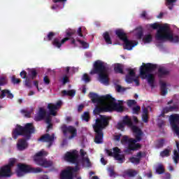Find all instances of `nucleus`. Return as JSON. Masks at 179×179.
<instances>
[{
	"instance_id": "nucleus-30",
	"label": "nucleus",
	"mask_w": 179,
	"mask_h": 179,
	"mask_svg": "<svg viewBox=\"0 0 179 179\" xmlns=\"http://www.w3.org/2000/svg\"><path fill=\"white\" fill-rule=\"evenodd\" d=\"M114 71L116 73L124 75V66L121 64H116L114 66Z\"/></svg>"
},
{
	"instance_id": "nucleus-6",
	"label": "nucleus",
	"mask_w": 179,
	"mask_h": 179,
	"mask_svg": "<svg viewBox=\"0 0 179 179\" xmlns=\"http://www.w3.org/2000/svg\"><path fill=\"white\" fill-rule=\"evenodd\" d=\"M90 97L94 104H106V102L108 100H114V98L110 94L100 96L99 94L94 92L90 93Z\"/></svg>"
},
{
	"instance_id": "nucleus-35",
	"label": "nucleus",
	"mask_w": 179,
	"mask_h": 179,
	"mask_svg": "<svg viewBox=\"0 0 179 179\" xmlns=\"http://www.w3.org/2000/svg\"><path fill=\"white\" fill-rule=\"evenodd\" d=\"M169 92L167 91V84L166 83H161V95L166 96Z\"/></svg>"
},
{
	"instance_id": "nucleus-44",
	"label": "nucleus",
	"mask_w": 179,
	"mask_h": 179,
	"mask_svg": "<svg viewBox=\"0 0 179 179\" xmlns=\"http://www.w3.org/2000/svg\"><path fill=\"white\" fill-rule=\"evenodd\" d=\"M115 160H118L119 163H124V162L125 161V156L122 155H116L115 157H114Z\"/></svg>"
},
{
	"instance_id": "nucleus-2",
	"label": "nucleus",
	"mask_w": 179,
	"mask_h": 179,
	"mask_svg": "<svg viewBox=\"0 0 179 179\" xmlns=\"http://www.w3.org/2000/svg\"><path fill=\"white\" fill-rule=\"evenodd\" d=\"M156 69H157V64L152 63H143V65L140 67L141 78L147 79L151 87H155V75H153L152 72H155Z\"/></svg>"
},
{
	"instance_id": "nucleus-14",
	"label": "nucleus",
	"mask_w": 179,
	"mask_h": 179,
	"mask_svg": "<svg viewBox=\"0 0 179 179\" xmlns=\"http://www.w3.org/2000/svg\"><path fill=\"white\" fill-rule=\"evenodd\" d=\"M131 131L136 134V138H129V142H133L134 143H136V142H141V141H142V130L139 129L138 126H133Z\"/></svg>"
},
{
	"instance_id": "nucleus-55",
	"label": "nucleus",
	"mask_w": 179,
	"mask_h": 179,
	"mask_svg": "<svg viewBox=\"0 0 179 179\" xmlns=\"http://www.w3.org/2000/svg\"><path fill=\"white\" fill-rule=\"evenodd\" d=\"M134 77H132L131 76H126V82H127V83H132L134 82Z\"/></svg>"
},
{
	"instance_id": "nucleus-45",
	"label": "nucleus",
	"mask_w": 179,
	"mask_h": 179,
	"mask_svg": "<svg viewBox=\"0 0 179 179\" xmlns=\"http://www.w3.org/2000/svg\"><path fill=\"white\" fill-rule=\"evenodd\" d=\"M5 85H8V78L2 76L0 78V86H5Z\"/></svg>"
},
{
	"instance_id": "nucleus-61",
	"label": "nucleus",
	"mask_w": 179,
	"mask_h": 179,
	"mask_svg": "<svg viewBox=\"0 0 179 179\" xmlns=\"http://www.w3.org/2000/svg\"><path fill=\"white\" fill-rule=\"evenodd\" d=\"M63 85H66V83H68L69 82V77H68V76L65 75L63 76Z\"/></svg>"
},
{
	"instance_id": "nucleus-17",
	"label": "nucleus",
	"mask_w": 179,
	"mask_h": 179,
	"mask_svg": "<svg viewBox=\"0 0 179 179\" xmlns=\"http://www.w3.org/2000/svg\"><path fill=\"white\" fill-rule=\"evenodd\" d=\"M12 169L4 165L0 168V178H9L12 177Z\"/></svg>"
},
{
	"instance_id": "nucleus-48",
	"label": "nucleus",
	"mask_w": 179,
	"mask_h": 179,
	"mask_svg": "<svg viewBox=\"0 0 179 179\" xmlns=\"http://www.w3.org/2000/svg\"><path fill=\"white\" fill-rule=\"evenodd\" d=\"M11 82L12 83H13V85H19V83L22 82V80H20V78H16L15 76H13L11 77Z\"/></svg>"
},
{
	"instance_id": "nucleus-58",
	"label": "nucleus",
	"mask_w": 179,
	"mask_h": 179,
	"mask_svg": "<svg viewBox=\"0 0 179 179\" xmlns=\"http://www.w3.org/2000/svg\"><path fill=\"white\" fill-rule=\"evenodd\" d=\"M20 76L22 79H27V73L26 72V71H22L20 72Z\"/></svg>"
},
{
	"instance_id": "nucleus-47",
	"label": "nucleus",
	"mask_w": 179,
	"mask_h": 179,
	"mask_svg": "<svg viewBox=\"0 0 179 179\" xmlns=\"http://www.w3.org/2000/svg\"><path fill=\"white\" fill-rule=\"evenodd\" d=\"M129 162H131V163H133V164H139V163H141V159L132 157L129 158Z\"/></svg>"
},
{
	"instance_id": "nucleus-26",
	"label": "nucleus",
	"mask_w": 179,
	"mask_h": 179,
	"mask_svg": "<svg viewBox=\"0 0 179 179\" xmlns=\"http://www.w3.org/2000/svg\"><path fill=\"white\" fill-rule=\"evenodd\" d=\"M115 34L122 41H125V40L128 38L127 34H125V32H124V30L122 29H117L115 31Z\"/></svg>"
},
{
	"instance_id": "nucleus-38",
	"label": "nucleus",
	"mask_w": 179,
	"mask_h": 179,
	"mask_svg": "<svg viewBox=\"0 0 179 179\" xmlns=\"http://www.w3.org/2000/svg\"><path fill=\"white\" fill-rule=\"evenodd\" d=\"M29 75L31 76L30 79H31L32 80H34V79L37 78V70H36V69H30Z\"/></svg>"
},
{
	"instance_id": "nucleus-42",
	"label": "nucleus",
	"mask_w": 179,
	"mask_h": 179,
	"mask_svg": "<svg viewBox=\"0 0 179 179\" xmlns=\"http://www.w3.org/2000/svg\"><path fill=\"white\" fill-rule=\"evenodd\" d=\"M82 120L83 121H85L86 122H89L90 120V115L89 112H84L83 114L82 115Z\"/></svg>"
},
{
	"instance_id": "nucleus-49",
	"label": "nucleus",
	"mask_w": 179,
	"mask_h": 179,
	"mask_svg": "<svg viewBox=\"0 0 179 179\" xmlns=\"http://www.w3.org/2000/svg\"><path fill=\"white\" fill-rule=\"evenodd\" d=\"M66 34L67 37H71V36H75V34H76V30L69 29L66 31Z\"/></svg>"
},
{
	"instance_id": "nucleus-21",
	"label": "nucleus",
	"mask_w": 179,
	"mask_h": 179,
	"mask_svg": "<svg viewBox=\"0 0 179 179\" xmlns=\"http://www.w3.org/2000/svg\"><path fill=\"white\" fill-rule=\"evenodd\" d=\"M69 40V38L68 37H66L62 40L59 38H55L52 41V45H54V47H56L57 48H61V47H62V44H65V43H66V41H68Z\"/></svg>"
},
{
	"instance_id": "nucleus-11",
	"label": "nucleus",
	"mask_w": 179,
	"mask_h": 179,
	"mask_svg": "<svg viewBox=\"0 0 179 179\" xmlns=\"http://www.w3.org/2000/svg\"><path fill=\"white\" fill-rule=\"evenodd\" d=\"M79 154L78 151L73 150L72 152H67L64 155V160L69 163H78L79 162Z\"/></svg>"
},
{
	"instance_id": "nucleus-20",
	"label": "nucleus",
	"mask_w": 179,
	"mask_h": 179,
	"mask_svg": "<svg viewBox=\"0 0 179 179\" xmlns=\"http://www.w3.org/2000/svg\"><path fill=\"white\" fill-rule=\"evenodd\" d=\"M157 75L159 79H163L164 78H167L170 75V70L166 69V67H159L158 69Z\"/></svg>"
},
{
	"instance_id": "nucleus-34",
	"label": "nucleus",
	"mask_w": 179,
	"mask_h": 179,
	"mask_svg": "<svg viewBox=\"0 0 179 179\" xmlns=\"http://www.w3.org/2000/svg\"><path fill=\"white\" fill-rule=\"evenodd\" d=\"M177 2V0H166L165 5L166 6H168V8L170 10H173V8H174V3Z\"/></svg>"
},
{
	"instance_id": "nucleus-28",
	"label": "nucleus",
	"mask_w": 179,
	"mask_h": 179,
	"mask_svg": "<svg viewBox=\"0 0 179 179\" xmlns=\"http://www.w3.org/2000/svg\"><path fill=\"white\" fill-rule=\"evenodd\" d=\"M122 122L124 125H127V127H129L131 128V129L134 128V127H136L134 125V123L132 122V120L129 118V116L126 115L123 117Z\"/></svg>"
},
{
	"instance_id": "nucleus-37",
	"label": "nucleus",
	"mask_w": 179,
	"mask_h": 179,
	"mask_svg": "<svg viewBox=\"0 0 179 179\" xmlns=\"http://www.w3.org/2000/svg\"><path fill=\"white\" fill-rule=\"evenodd\" d=\"M15 164H16V159L10 158L8 160V164H6V166L8 167V169H10V170H12V167H14Z\"/></svg>"
},
{
	"instance_id": "nucleus-22",
	"label": "nucleus",
	"mask_w": 179,
	"mask_h": 179,
	"mask_svg": "<svg viewBox=\"0 0 179 179\" xmlns=\"http://www.w3.org/2000/svg\"><path fill=\"white\" fill-rule=\"evenodd\" d=\"M47 117V110L44 108H39L37 115L35 116L34 120L36 122L43 121Z\"/></svg>"
},
{
	"instance_id": "nucleus-1",
	"label": "nucleus",
	"mask_w": 179,
	"mask_h": 179,
	"mask_svg": "<svg viewBox=\"0 0 179 179\" xmlns=\"http://www.w3.org/2000/svg\"><path fill=\"white\" fill-rule=\"evenodd\" d=\"M108 125H110V119L108 117L101 115L100 118H96L95 124H93V129L95 132V143H103V138L104 137L103 129L107 128Z\"/></svg>"
},
{
	"instance_id": "nucleus-5",
	"label": "nucleus",
	"mask_w": 179,
	"mask_h": 179,
	"mask_svg": "<svg viewBox=\"0 0 179 179\" xmlns=\"http://www.w3.org/2000/svg\"><path fill=\"white\" fill-rule=\"evenodd\" d=\"M147 29H152V30H157V34L155 35V38L160 41L162 38H163V36H164L165 33H167L170 30V28H169V26L164 24L161 25L158 23H153V24H148L146 25Z\"/></svg>"
},
{
	"instance_id": "nucleus-4",
	"label": "nucleus",
	"mask_w": 179,
	"mask_h": 179,
	"mask_svg": "<svg viewBox=\"0 0 179 179\" xmlns=\"http://www.w3.org/2000/svg\"><path fill=\"white\" fill-rule=\"evenodd\" d=\"M90 75H99V82L103 85H108V71L104 66V62L97 60L94 64V69L90 71Z\"/></svg>"
},
{
	"instance_id": "nucleus-18",
	"label": "nucleus",
	"mask_w": 179,
	"mask_h": 179,
	"mask_svg": "<svg viewBox=\"0 0 179 179\" xmlns=\"http://www.w3.org/2000/svg\"><path fill=\"white\" fill-rule=\"evenodd\" d=\"M110 111V107L109 106H104L103 104H98L96 106L94 110V114L95 115H99L101 114V113H107Z\"/></svg>"
},
{
	"instance_id": "nucleus-29",
	"label": "nucleus",
	"mask_w": 179,
	"mask_h": 179,
	"mask_svg": "<svg viewBox=\"0 0 179 179\" xmlns=\"http://www.w3.org/2000/svg\"><path fill=\"white\" fill-rule=\"evenodd\" d=\"M45 122L48 124L46 132L48 133L50 132V129H52V128H54V124H52V118L50 116L46 117Z\"/></svg>"
},
{
	"instance_id": "nucleus-25",
	"label": "nucleus",
	"mask_w": 179,
	"mask_h": 179,
	"mask_svg": "<svg viewBox=\"0 0 179 179\" xmlns=\"http://www.w3.org/2000/svg\"><path fill=\"white\" fill-rule=\"evenodd\" d=\"M6 96L7 99H13V94L10 92L9 90H3L1 91L0 88V99H3Z\"/></svg>"
},
{
	"instance_id": "nucleus-16",
	"label": "nucleus",
	"mask_w": 179,
	"mask_h": 179,
	"mask_svg": "<svg viewBox=\"0 0 179 179\" xmlns=\"http://www.w3.org/2000/svg\"><path fill=\"white\" fill-rule=\"evenodd\" d=\"M164 40H168L170 43L178 44V43H179V36L178 35L173 36L168 31L166 33L164 34L163 38H162L160 41H164Z\"/></svg>"
},
{
	"instance_id": "nucleus-54",
	"label": "nucleus",
	"mask_w": 179,
	"mask_h": 179,
	"mask_svg": "<svg viewBox=\"0 0 179 179\" xmlns=\"http://www.w3.org/2000/svg\"><path fill=\"white\" fill-rule=\"evenodd\" d=\"M128 149L129 150H135V143L129 141L128 145Z\"/></svg>"
},
{
	"instance_id": "nucleus-46",
	"label": "nucleus",
	"mask_w": 179,
	"mask_h": 179,
	"mask_svg": "<svg viewBox=\"0 0 179 179\" xmlns=\"http://www.w3.org/2000/svg\"><path fill=\"white\" fill-rule=\"evenodd\" d=\"M156 173L157 174H163L164 173V167L160 164L156 168Z\"/></svg>"
},
{
	"instance_id": "nucleus-31",
	"label": "nucleus",
	"mask_w": 179,
	"mask_h": 179,
	"mask_svg": "<svg viewBox=\"0 0 179 179\" xmlns=\"http://www.w3.org/2000/svg\"><path fill=\"white\" fill-rule=\"evenodd\" d=\"M124 174L129 177V178H134V177L138 176V171L134 169H129L124 172Z\"/></svg>"
},
{
	"instance_id": "nucleus-32",
	"label": "nucleus",
	"mask_w": 179,
	"mask_h": 179,
	"mask_svg": "<svg viewBox=\"0 0 179 179\" xmlns=\"http://www.w3.org/2000/svg\"><path fill=\"white\" fill-rule=\"evenodd\" d=\"M62 93L63 94V96H70V97L75 96V94H76V91L75 90H62Z\"/></svg>"
},
{
	"instance_id": "nucleus-9",
	"label": "nucleus",
	"mask_w": 179,
	"mask_h": 179,
	"mask_svg": "<svg viewBox=\"0 0 179 179\" xmlns=\"http://www.w3.org/2000/svg\"><path fill=\"white\" fill-rule=\"evenodd\" d=\"M60 131H62L64 136L68 138V134H71L69 136V139H73L75 136H78V130L73 126H67L66 124H62L60 127Z\"/></svg>"
},
{
	"instance_id": "nucleus-3",
	"label": "nucleus",
	"mask_w": 179,
	"mask_h": 179,
	"mask_svg": "<svg viewBox=\"0 0 179 179\" xmlns=\"http://www.w3.org/2000/svg\"><path fill=\"white\" fill-rule=\"evenodd\" d=\"M36 132V128L33 123H27L24 127L17 124L15 129L13 130L12 136L13 139H17L19 136H24L29 140L31 135Z\"/></svg>"
},
{
	"instance_id": "nucleus-7",
	"label": "nucleus",
	"mask_w": 179,
	"mask_h": 179,
	"mask_svg": "<svg viewBox=\"0 0 179 179\" xmlns=\"http://www.w3.org/2000/svg\"><path fill=\"white\" fill-rule=\"evenodd\" d=\"M73 164H76L74 168L69 166L66 169L62 171L60 179H73V173H76L79 170V161L78 163H73Z\"/></svg>"
},
{
	"instance_id": "nucleus-24",
	"label": "nucleus",
	"mask_w": 179,
	"mask_h": 179,
	"mask_svg": "<svg viewBox=\"0 0 179 179\" xmlns=\"http://www.w3.org/2000/svg\"><path fill=\"white\" fill-rule=\"evenodd\" d=\"M28 146L29 144L27 143V141L24 138L19 140L17 144L18 150H24L25 149H27Z\"/></svg>"
},
{
	"instance_id": "nucleus-41",
	"label": "nucleus",
	"mask_w": 179,
	"mask_h": 179,
	"mask_svg": "<svg viewBox=\"0 0 179 179\" xmlns=\"http://www.w3.org/2000/svg\"><path fill=\"white\" fill-rule=\"evenodd\" d=\"M152 40H153L152 34H147L143 38V41L147 43H152Z\"/></svg>"
},
{
	"instance_id": "nucleus-8",
	"label": "nucleus",
	"mask_w": 179,
	"mask_h": 179,
	"mask_svg": "<svg viewBox=\"0 0 179 179\" xmlns=\"http://www.w3.org/2000/svg\"><path fill=\"white\" fill-rule=\"evenodd\" d=\"M47 155H48L47 151L42 150L34 155V160L39 166H43V167H49L50 164H48V161L44 158V157L47 156Z\"/></svg>"
},
{
	"instance_id": "nucleus-59",
	"label": "nucleus",
	"mask_w": 179,
	"mask_h": 179,
	"mask_svg": "<svg viewBox=\"0 0 179 179\" xmlns=\"http://www.w3.org/2000/svg\"><path fill=\"white\" fill-rule=\"evenodd\" d=\"M132 110L134 114H138L139 111H141V106H137L136 107H134Z\"/></svg>"
},
{
	"instance_id": "nucleus-63",
	"label": "nucleus",
	"mask_w": 179,
	"mask_h": 179,
	"mask_svg": "<svg viewBox=\"0 0 179 179\" xmlns=\"http://www.w3.org/2000/svg\"><path fill=\"white\" fill-rule=\"evenodd\" d=\"M43 82L45 85H50V83H51V81L50 80V78L48 77V76H45L43 78Z\"/></svg>"
},
{
	"instance_id": "nucleus-52",
	"label": "nucleus",
	"mask_w": 179,
	"mask_h": 179,
	"mask_svg": "<svg viewBox=\"0 0 179 179\" xmlns=\"http://www.w3.org/2000/svg\"><path fill=\"white\" fill-rule=\"evenodd\" d=\"M120 152H121V150H120V148H118V147L114 148H113V157H115L116 156L120 155Z\"/></svg>"
},
{
	"instance_id": "nucleus-43",
	"label": "nucleus",
	"mask_w": 179,
	"mask_h": 179,
	"mask_svg": "<svg viewBox=\"0 0 179 179\" xmlns=\"http://www.w3.org/2000/svg\"><path fill=\"white\" fill-rule=\"evenodd\" d=\"M161 157H169L170 156V150L165 149L160 152Z\"/></svg>"
},
{
	"instance_id": "nucleus-56",
	"label": "nucleus",
	"mask_w": 179,
	"mask_h": 179,
	"mask_svg": "<svg viewBox=\"0 0 179 179\" xmlns=\"http://www.w3.org/2000/svg\"><path fill=\"white\" fill-rule=\"evenodd\" d=\"M135 104H136V101L134 99H130L127 101L128 107H132V106H135Z\"/></svg>"
},
{
	"instance_id": "nucleus-51",
	"label": "nucleus",
	"mask_w": 179,
	"mask_h": 179,
	"mask_svg": "<svg viewBox=\"0 0 179 179\" xmlns=\"http://www.w3.org/2000/svg\"><path fill=\"white\" fill-rule=\"evenodd\" d=\"M129 138L127 137V136H124L121 139V143L122 145H125V143H129Z\"/></svg>"
},
{
	"instance_id": "nucleus-39",
	"label": "nucleus",
	"mask_w": 179,
	"mask_h": 179,
	"mask_svg": "<svg viewBox=\"0 0 179 179\" xmlns=\"http://www.w3.org/2000/svg\"><path fill=\"white\" fill-rule=\"evenodd\" d=\"M54 37H55V33L50 31L48 33V36L44 38V41H52Z\"/></svg>"
},
{
	"instance_id": "nucleus-19",
	"label": "nucleus",
	"mask_w": 179,
	"mask_h": 179,
	"mask_svg": "<svg viewBox=\"0 0 179 179\" xmlns=\"http://www.w3.org/2000/svg\"><path fill=\"white\" fill-rule=\"evenodd\" d=\"M62 106V101H58L56 104L52 103H48V108L50 111V113L51 115H57V113H55V110L58 108V107H61Z\"/></svg>"
},
{
	"instance_id": "nucleus-64",
	"label": "nucleus",
	"mask_w": 179,
	"mask_h": 179,
	"mask_svg": "<svg viewBox=\"0 0 179 179\" xmlns=\"http://www.w3.org/2000/svg\"><path fill=\"white\" fill-rule=\"evenodd\" d=\"M76 34L79 36L80 37H84L83 34L82 33V27H79L78 30L76 31Z\"/></svg>"
},
{
	"instance_id": "nucleus-23",
	"label": "nucleus",
	"mask_w": 179,
	"mask_h": 179,
	"mask_svg": "<svg viewBox=\"0 0 179 179\" xmlns=\"http://www.w3.org/2000/svg\"><path fill=\"white\" fill-rule=\"evenodd\" d=\"M124 45V48L125 50H128V51H131L135 45H138V42H133L132 41L128 40V38L123 41Z\"/></svg>"
},
{
	"instance_id": "nucleus-33",
	"label": "nucleus",
	"mask_w": 179,
	"mask_h": 179,
	"mask_svg": "<svg viewBox=\"0 0 179 179\" xmlns=\"http://www.w3.org/2000/svg\"><path fill=\"white\" fill-rule=\"evenodd\" d=\"M103 38L106 44H113V41H111V37L110 36L108 31H106L103 34Z\"/></svg>"
},
{
	"instance_id": "nucleus-36",
	"label": "nucleus",
	"mask_w": 179,
	"mask_h": 179,
	"mask_svg": "<svg viewBox=\"0 0 179 179\" xmlns=\"http://www.w3.org/2000/svg\"><path fill=\"white\" fill-rule=\"evenodd\" d=\"M26 87L31 89L33 87V80L30 78H27L24 80Z\"/></svg>"
},
{
	"instance_id": "nucleus-15",
	"label": "nucleus",
	"mask_w": 179,
	"mask_h": 179,
	"mask_svg": "<svg viewBox=\"0 0 179 179\" xmlns=\"http://www.w3.org/2000/svg\"><path fill=\"white\" fill-rule=\"evenodd\" d=\"M18 169L24 173H41V169L40 168H31L29 166L24 165L23 164H18Z\"/></svg>"
},
{
	"instance_id": "nucleus-27",
	"label": "nucleus",
	"mask_w": 179,
	"mask_h": 179,
	"mask_svg": "<svg viewBox=\"0 0 179 179\" xmlns=\"http://www.w3.org/2000/svg\"><path fill=\"white\" fill-rule=\"evenodd\" d=\"M176 143L177 150H173V159L174 163H176V164H177V163H178V160H179V143H178V141H176Z\"/></svg>"
},
{
	"instance_id": "nucleus-50",
	"label": "nucleus",
	"mask_w": 179,
	"mask_h": 179,
	"mask_svg": "<svg viewBox=\"0 0 179 179\" xmlns=\"http://www.w3.org/2000/svg\"><path fill=\"white\" fill-rule=\"evenodd\" d=\"M77 41L81 44L83 48H89V43L85 41H81L80 39H77Z\"/></svg>"
},
{
	"instance_id": "nucleus-53",
	"label": "nucleus",
	"mask_w": 179,
	"mask_h": 179,
	"mask_svg": "<svg viewBox=\"0 0 179 179\" xmlns=\"http://www.w3.org/2000/svg\"><path fill=\"white\" fill-rule=\"evenodd\" d=\"M83 80H85L86 83H89L90 82V76L87 73H85L83 76Z\"/></svg>"
},
{
	"instance_id": "nucleus-10",
	"label": "nucleus",
	"mask_w": 179,
	"mask_h": 179,
	"mask_svg": "<svg viewBox=\"0 0 179 179\" xmlns=\"http://www.w3.org/2000/svg\"><path fill=\"white\" fill-rule=\"evenodd\" d=\"M169 122L173 132L176 134L177 136H179V127L177 124H179V114L175 113L169 116Z\"/></svg>"
},
{
	"instance_id": "nucleus-62",
	"label": "nucleus",
	"mask_w": 179,
	"mask_h": 179,
	"mask_svg": "<svg viewBox=\"0 0 179 179\" xmlns=\"http://www.w3.org/2000/svg\"><path fill=\"white\" fill-rule=\"evenodd\" d=\"M17 177H23V176L24 175V171L20 170V169H17Z\"/></svg>"
},
{
	"instance_id": "nucleus-40",
	"label": "nucleus",
	"mask_w": 179,
	"mask_h": 179,
	"mask_svg": "<svg viewBox=\"0 0 179 179\" xmlns=\"http://www.w3.org/2000/svg\"><path fill=\"white\" fill-rule=\"evenodd\" d=\"M164 146V139L161 138L158 140L155 144V147L157 149H161V148H163Z\"/></svg>"
},
{
	"instance_id": "nucleus-13",
	"label": "nucleus",
	"mask_w": 179,
	"mask_h": 179,
	"mask_svg": "<svg viewBox=\"0 0 179 179\" xmlns=\"http://www.w3.org/2000/svg\"><path fill=\"white\" fill-rule=\"evenodd\" d=\"M55 139V135L54 134L50 135V134L46 133L44 135H43L41 138H39L38 141H40L41 142H46L47 143H48V148H50V146H52V143H54Z\"/></svg>"
},
{
	"instance_id": "nucleus-60",
	"label": "nucleus",
	"mask_w": 179,
	"mask_h": 179,
	"mask_svg": "<svg viewBox=\"0 0 179 179\" xmlns=\"http://www.w3.org/2000/svg\"><path fill=\"white\" fill-rule=\"evenodd\" d=\"M128 71H129V73L127 75L129 76H132L133 78H135L136 73H135V71H134V69H129Z\"/></svg>"
},
{
	"instance_id": "nucleus-12",
	"label": "nucleus",
	"mask_w": 179,
	"mask_h": 179,
	"mask_svg": "<svg viewBox=\"0 0 179 179\" xmlns=\"http://www.w3.org/2000/svg\"><path fill=\"white\" fill-rule=\"evenodd\" d=\"M108 103H110L109 105V110H113L114 111H117V113H122L124 111V106H122V101H119V103H115V99H108Z\"/></svg>"
},
{
	"instance_id": "nucleus-57",
	"label": "nucleus",
	"mask_w": 179,
	"mask_h": 179,
	"mask_svg": "<svg viewBox=\"0 0 179 179\" xmlns=\"http://www.w3.org/2000/svg\"><path fill=\"white\" fill-rule=\"evenodd\" d=\"M125 129V124L124 122L117 123V129H121L122 131Z\"/></svg>"
}]
</instances>
